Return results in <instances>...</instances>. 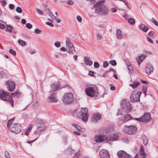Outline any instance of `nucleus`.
I'll return each instance as SVG.
<instances>
[{
	"label": "nucleus",
	"mask_w": 158,
	"mask_h": 158,
	"mask_svg": "<svg viewBox=\"0 0 158 158\" xmlns=\"http://www.w3.org/2000/svg\"><path fill=\"white\" fill-rule=\"evenodd\" d=\"M125 4L127 6V7L130 9L131 8V6L129 5V4H128V3H127V2H126V3H125Z\"/></svg>",
	"instance_id": "774afa93"
},
{
	"label": "nucleus",
	"mask_w": 158,
	"mask_h": 158,
	"mask_svg": "<svg viewBox=\"0 0 158 158\" xmlns=\"http://www.w3.org/2000/svg\"><path fill=\"white\" fill-rule=\"evenodd\" d=\"M66 44L67 47L69 49L68 52L69 53L75 52L74 47L73 45L70 42V40L69 38L66 39Z\"/></svg>",
	"instance_id": "f8f14e48"
},
{
	"label": "nucleus",
	"mask_w": 158,
	"mask_h": 158,
	"mask_svg": "<svg viewBox=\"0 0 158 158\" xmlns=\"http://www.w3.org/2000/svg\"><path fill=\"white\" fill-rule=\"evenodd\" d=\"M22 35L24 37L27 38H29V36L27 33H23Z\"/></svg>",
	"instance_id": "69168bd1"
},
{
	"label": "nucleus",
	"mask_w": 158,
	"mask_h": 158,
	"mask_svg": "<svg viewBox=\"0 0 158 158\" xmlns=\"http://www.w3.org/2000/svg\"><path fill=\"white\" fill-rule=\"evenodd\" d=\"M4 22L2 21H0V28L3 29L5 28V25L2 24V23Z\"/></svg>",
	"instance_id": "49530a36"
},
{
	"label": "nucleus",
	"mask_w": 158,
	"mask_h": 158,
	"mask_svg": "<svg viewBox=\"0 0 158 158\" xmlns=\"http://www.w3.org/2000/svg\"><path fill=\"white\" fill-rule=\"evenodd\" d=\"M146 57V56L144 55H141L139 56L138 59H137V62L139 65L143 61Z\"/></svg>",
	"instance_id": "5701e85b"
},
{
	"label": "nucleus",
	"mask_w": 158,
	"mask_h": 158,
	"mask_svg": "<svg viewBox=\"0 0 158 158\" xmlns=\"http://www.w3.org/2000/svg\"><path fill=\"white\" fill-rule=\"evenodd\" d=\"M40 122L37 125V130L34 131V134H38L39 135H40L41 132L44 131L46 129V127L42 121H40Z\"/></svg>",
	"instance_id": "1a4fd4ad"
},
{
	"label": "nucleus",
	"mask_w": 158,
	"mask_h": 158,
	"mask_svg": "<svg viewBox=\"0 0 158 158\" xmlns=\"http://www.w3.org/2000/svg\"><path fill=\"white\" fill-rule=\"evenodd\" d=\"M67 3L69 5H72L73 3V2L72 0H70L68 1Z\"/></svg>",
	"instance_id": "680f3d73"
},
{
	"label": "nucleus",
	"mask_w": 158,
	"mask_h": 158,
	"mask_svg": "<svg viewBox=\"0 0 158 158\" xmlns=\"http://www.w3.org/2000/svg\"><path fill=\"white\" fill-rule=\"evenodd\" d=\"M80 152H78L77 153H76L74 155V156L75 158H77L80 155Z\"/></svg>",
	"instance_id": "13d9d810"
},
{
	"label": "nucleus",
	"mask_w": 158,
	"mask_h": 158,
	"mask_svg": "<svg viewBox=\"0 0 158 158\" xmlns=\"http://www.w3.org/2000/svg\"><path fill=\"white\" fill-rule=\"evenodd\" d=\"M121 106L123 110L127 113L130 112L132 110L131 103L128 100H123L122 102Z\"/></svg>",
	"instance_id": "6e6552de"
},
{
	"label": "nucleus",
	"mask_w": 158,
	"mask_h": 158,
	"mask_svg": "<svg viewBox=\"0 0 158 158\" xmlns=\"http://www.w3.org/2000/svg\"><path fill=\"white\" fill-rule=\"evenodd\" d=\"M26 27L28 29H31L32 27V25L30 23H27L26 24Z\"/></svg>",
	"instance_id": "c03bdc74"
},
{
	"label": "nucleus",
	"mask_w": 158,
	"mask_h": 158,
	"mask_svg": "<svg viewBox=\"0 0 158 158\" xmlns=\"http://www.w3.org/2000/svg\"><path fill=\"white\" fill-rule=\"evenodd\" d=\"M123 131L125 133L130 135H134L137 131V127L135 125H131L129 126H125L123 127Z\"/></svg>",
	"instance_id": "39448f33"
},
{
	"label": "nucleus",
	"mask_w": 158,
	"mask_h": 158,
	"mask_svg": "<svg viewBox=\"0 0 158 158\" xmlns=\"http://www.w3.org/2000/svg\"><path fill=\"white\" fill-rule=\"evenodd\" d=\"M30 131L27 129L25 131V135H28Z\"/></svg>",
	"instance_id": "0e129e2a"
},
{
	"label": "nucleus",
	"mask_w": 158,
	"mask_h": 158,
	"mask_svg": "<svg viewBox=\"0 0 158 158\" xmlns=\"http://www.w3.org/2000/svg\"><path fill=\"white\" fill-rule=\"evenodd\" d=\"M6 77V73L3 71L0 72V79L4 78Z\"/></svg>",
	"instance_id": "473e14b6"
},
{
	"label": "nucleus",
	"mask_w": 158,
	"mask_h": 158,
	"mask_svg": "<svg viewBox=\"0 0 158 158\" xmlns=\"http://www.w3.org/2000/svg\"><path fill=\"white\" fill-rule=\"evenodd\" d=\"M9 8L11 10H13L15 8L14 5L13 4H10L9 5Z\"/></svg>",
	"instance_id": "6e6d98bb"
},
{
	"label": "nucleus",
	"mask_w": 158,
	"mask_h": 158,
	"mask_svg": "<svg viewBox=\"0 0 158 158\" xmlns=\"http://www.w3.org/2000/svg\"><path fill=\"white\" fill-rule=\"evenodd\" d=\"M116 36L117 38L119 39H121L122 38V32L120 30L118 29L117 30Z\"/></svg>",
	"instance_id": "b1692460"
},
{
	"label": "nucleus",
	"mask_w": 158,
	"mask_h": 158,
	"mask_svg": "<svg viewBox=\"0 0 158 158\" xmlns=\"http://www.w3.org/2000/svg\"><path fill=\"white\" fill-rule=\"evenodd\" d=\"M11 95L14 97H19L20 96V94L18 92H15L14 93H12L11 94Z\"/></svg>",
	"instance_id": "e433bc0d"
},
{
	"label": "nucleus",
	"mask_w": 158,
	"mask_h": 158,
	"mask_svg": "<svg viewBox=\"0 0 158 158\" xmlns=\"http://www.w3.org/2000/svg\"><path fill=\"white\" fill-rule=\"evenodd\" d=\"M95 141L97 143L105 142H107L106 139V136L102 135L99 134L95 135L94 137Z\"/></svg>",
	"instance_id": "ddd939ff"
},
{
	"label": "nucleus",
	"mask_w": 158,
	"mask_h": 158,
	"mask_svg": "<svg viewBox=\"0 0 158 158\" xmlns=\"http://www.w3.org/2000/svg\"><path fill=\"white\" fill-rule=\"evenodd\" d=\"M140 84V83L138 81L134 82L133 84H130V86H131L132 88L135 89Z\"/></svg>",
	"instance_id": "a878e982"
},
{
	"label": "nucleus",
	"mask_w": 158,
	"mask_h": 158,
	"mask_svg": "<svg viewBox=\"0 0 158 158\" xmlns=\"http://www.w3.org/2000/svg\"><path fill=\"white\" fill-rule=\"evenodd\" d=\"M154 70L152 64L149 63L145 66V71L148 75H149L152 73Z\"/></svg>",
	"instance_id": "2eb2a0df"
},
{
	"label": "nucleus",
	"mask_w": 158,
	"mask_h": 158,
	"mask_svg": "<svg viewBox=\"0 0 158 158\" xmlns=\"http://www.w3.org/2000/svg\"><path fill=\"white\" fill-rule=\"evenodd\" d=\"M142 93L141 92L137 90H135L133 91L130 97L131 101L132 102H134L139 101L140 95Z\"/></svg>",
	"instance_id": "0eeeda50"
},
{
	"label": "nucleus",
	"mask_w": 158,
	"mask_h": 158,
	"mask_svg": "<svg viewBox=\"0 0 158 158\" xmlns=\"http://www.w3.org/2000/svg\"><path fill=\"white\" fill-rule=\"evenodd\" d=\"M16 11L19 13H21L22 10L20 7H18L16 9Z\"/></svg>",
	"instance_id": "8fccbe9b"
},
{
	"label": "nucleus",
	"mask_w": 158,
	"mask_h": 158,
	"mask_svg": "<svg viewBox=\"0 0 158 158\" xmlns=\"http://www.w3.org/2000/svg\"><path fill=\"white\" fill-rule=\"evenodd\" d=\"M111 12L113 13L117 11L116 9L115 8H111Z\"/></svg>",
	"instance_id": "338daca9"
},
{
	"label": "nucleus",
	"mask_w": 158,
	"mask_h": 158,
	"mask_svg": "<svg viewBox=\"0 0 158 158\" xmlns=\"http://www.w3.org/2000/svg\"><path fill=\"white\" fill-rule=\"evenodd\" d=\"M73 125L79 131H81V127L77 125V124L75 123H73Z\"/></svg>",
	"instance_id": "72a5a7b5"
},
{
	"label": "nucleus",
	"mask_w": 158,
	"mask_h": 158,
	"mask_svg": "<svg viewBox=\"0 0 158 158\" xmlns=\"http://www.w3.org/2000/svg\"><path fill=\"white\" fill-rule=\"evenodd\" d=\"M118 135L115 134L110 135L108 136H106V139L107 142L109 141H114L118 139Z\"/></svg>",
	"instance_id": "6ab92c4d"
},
{
	"label": "nucleus",
	"mask_w": 158,
	"mask_h": 158,
	"mask_svg": "<svg viewBox=\"0 0 158 158\" xmlns=\"http://www.w3.org/2000/svg\"><path fill=\"white\" fill-rule=\"evenodd\" d=\"M21 127L19 124L15 123L12 125L10 129L11 132L17 134L19 133L21 131Z\"/></svg>",
	"instance_id": "9b49d317"
},
{
	"label": "nucleus",
	"mask_w": 158,
	"mask_h": 158,
	"mask_svg": "<svg viewBox=\"0 0 158 158\" xmlns=\"http://www.w3.org/2000/svg\"><path fill=\"white\" fill-rule=\"evenodd\" d=\"M94 67L95 68H98L99 67V64L97 62H94Z\"/></svg>",
	"instance_id": "58836bf2"
},
{
	"label": "nucleus",
	"mask_w": 158,
	"mask_h": 158,
	"mask_svg": "<svg viewBox=\"0 0 158 158\" xmlns=\"http://www.w3.org/2000/svg\"><path fill=\"white\" fill-rule=\"evenodd\" d=\"M136 120L142 122H149L151 119L150 114L148 113H146L142 117L139 118H135Z\"/></svg>",
	"instance_id": "9d476101"
},
{
	"label": "nucleus",
	"mask_w": 158,
	"mask_h": 158,
	"mask_svg": "<svg viewBox=\"0 0 158 158\" xmlns=\"http://www.w3.org/2000/svg\"><path fill=\"white\" fill-rule=\"evenodd\" d=\"M99 155L101 158H110L109 153L105 149L101 150L99 152Z\"/></svg>",
	"instance_id": "a211bd4d"
},
{
	"label": "nucleus",
	"mask_w": 158,
	"mask_h": 158,
	"mask_svg": "<svg viewBox=\"0 0 158 158\" xmlns=\"http://www.w3.org/2000/svg\"><path fill=\"white\" fill-rule=\"evenodd\" d=\"M77 20L79 22H81L82 21V18L79 16H78L77 17Z\"/></svg>",
	"instance_id": "603ef678"
},
{
	"label": "nucleus",
	"mask_w": 158,
	"mask_h": 158,
	"mask_svg": "<svg viewBox=\"0 0 158 158\" xmlns=\"http://www.w3.org/2000/svg\"><path fill=\"white\" fill-rule=\"evenodd\" d=\"M147 41L148 42L151 43L152 44H153V42L152 39H150L149 37H147Z\"/></svg>",
	"instance_id": "4d7b16f0"
},
{
	"label": "nucleus",
	"mask_w": 158,
	"mask_h": 158,
	"mask_svg": "<svg viewBox=\"0 0 158 158\" xmlns=\"http://www.w3.org/2000/svg\"><path fill=\"white\" fill-rule=\"evenodd\" d=\"M109 64L108 62L107 61H106L104 62L103 66L104 68H106L108 66Z\"/></svg>",
	"instance_id": "ea45409f"
},
{
	"label": "nucleus",
	"mask_w": 158,
	"mask_h": 158,
	"mask_svg": "<svg viewBox=\"0 0 158 158\" xmlns=\"http://www.w3.org/2000/svg\"><path fill=\"white\" fill-rule=\"evenodd\" d=\"M18 43L19 44L21 45V46H24L26 45V42L21 40H18Z\"/></svg>",
	"instance_id": "c85d7f7f"
},
{
	"label": "nucleus",
	"mask_w": 158,
	"mask_h": 158,
	"mask_svg": "<svg viewBox=\"0 0 158 158\" xmlns=\"http://www.w3.org/2000/svg\"><path fill=\"white\" fill-rule=\"evenodd\" d=\"M151 20L152 22L156 26H158V23L155 20V19L152 18Z\"/></svg>",
	"instance_id": "79ce46f5"
},
{
	"label": "nucleus",
	"mask_w": 158,
	"mask_h": 158,
	"mask_svg": "<svg viewBox=\"0 0 158 158\" xmlns=\"http://www.w3.org/2000/svg\"><path fill=\"white\" fill-rule=\"evenodd\" d=\"M51 89L50 91L52 92H55L57 91L59 88V86L58 84L52 83L51 85Z\"/></svg>",
	"instance_id": "412c9836"
},
{
	"label": "nucleus",
	"mask_w": 158,
	"mask_h": 158,
	"mask_svg": "<svg viewBox=\"0 0 158 158\" xmlns=\"http://www.w3.org/2000/svg\"><path fill=\"white\" fill-rule=\"evenodd\" d=\"M132 119V117L130 115L128 114H127L124 118V120L125 121H127L129 120H130L131 119Z\"/></svg>",
	"instance_id": "bb28decb"
},
{
	"label": "nucleus",
	"mask_w": 158,
	"mask_h": 158,
	"mask_svg": "<svg viewBox=\"0 0 158 158\" xmlns=\"http://www.w3.org/2000/svg\"><path fill=\"white\" fill-rule=\"evenodd\" d=\"M46 24H47L48 25H49V26H50V27H53L54 26L53 24L52 23H51V22H47L46 23Z\"/></svg>",
	"instance_id": "052dcab7"
},
{
	"label": "nucleus",
	"mask_w": 158,
	"mask_h": 158,
	"mask_svg": "<svg viewBox=\"0 0 158 158\" xmlns=\"http://www.w3.org/2000/svg\"><path fill=\"white\" fill-rule=\"evenodd\" d=\"M12 29V27L11 25H7V30L9 31H10Z\"/></svg>",
	"instance_id": "09e8293b"
},
{
	"label": "nucleus",
	"mask_w": 158,
	"mask_h": 158,
	"mask_svg": "<svg viewBox=\"0 0 158 158\" xmlns=\"http://www.w3.org/2000/svg\"><path fill=\"white\" fill-rule=\"evenodd\" d=\"M57 95L56 93H53L48 98V101L50 103L56 102L58 101Z\"/></svg>",
	"instance_id": "4468645a"
},
{
	"label": "nucleus",
	"mask_w": 158,
	"mask_h": 158,
	"mask_svg": "<svg viewBox=\"0 0 158 158\" xmlns=\"http://www.w3.org/2000/svg\"><path fill=\"white\" fill-rule=\"evenodd\" d=\"M149 29V27L148 26H144L142 27V30L144 32H147Z\"/></svg>",
	"instance_id": "c9c22d12"
},
{
	"label": "nucleus",
	"mask_w": 158,
	"mask_h": 158,
	"mask_svg": "<svg viewBox=\"0 0 158 158\" xmlns=\"http://www.w3.org/2000/svg\"><path fill=\"white\" fill-rule=\"evenodd\" d=\"M94 7L95 8V13L99 15L106 16L109 14V10L105 5L104 0L97 2Z\"/></svg>",
	"instance_id": "f257e3e1"
},
{
	"label": "nucleus",
	"mask_w": 158,
	"mask_h": 158,
	"mask_svg": "<svg viewBox=\"0 0 158 158\" xmlns=\"http://www.w3.org/2000/svg\"><path fill=\"white\" fill-rule=\"evenodd\" d=\"M139 154L140 156H143V157H145V156H147V154L144 152L143 147V146H141Z\"/></svg>",
	"instance_id": "393cba45"
},
{
	"label": "nucleus",
	"mask_w": 158,
	"mask_h": 158,
	"mask_svg": "<svg viewBox=\"0 0 158 158\" xmlns=\"http://www.w3.org/2000/svg\"><path fill=\"white\" fill-rule=\"evenodd\" d=\"M113 66H116L117 64L116 61L115 60H111L109 62Z\"/></svg>",
	"instance_id": "f704fd0d"
},
{
	"label": "nucleus",
	"mask_w": 158,
	"mask_h": 158,
	"mask_svg": "<svg viewBox=\"0 0 158 158\" xmlns=\"http://www.w3.org/2000/svg\"><path fill=\"white\" fill-rule=\"evenodd\" d=\"M55 46L57 48H59L61 46L60 43L59 42H56L54 44Z\"/></svg>",
	"instance_id": "a18cd8bd"
},
{
	"label": "nucleus",
	"mask_w": 158,
	"mask_h": 158,
	"mask_svg": "<svg viewBox=\"0 0 158 158\" xmlns=\"http://www.w3.org/2000/svg\"><path fill=\"white\" fill-rule=\"evenodd\" d=\"M84 61L85 64L91 66L93 64V62L91 60H89V58L88 56H85L84 57Z\"/></svg>",
	"instance_id": "4be33fe9"
},
{
	"label": "nucleus",
	"mask_w": 158,
	"mask_h": 158,
	"mask_svg": "<svg viewBox=\"0 0 158 158\" xmlns=\"http://www.w3.org/2000/svg\"><path fill=\"white\" fill-rule=\"evenodd\" d=\"M143 144L144 145H146L148 142V140L147 138V137L146 136H144L143 138Z\"/></svg>",
	"instance_id": "c756f323"
},
{
	"label": "nucleus",
	"mask_w": 158,
	"mask_h": 158,
	"mask_svg": "<svg viewBox=\"0 0 158 158\" xmlns=\"http://www.w3.org/2000/svg\"><path fill=\"white\" fill-rule=\"evenodd\" d=\"M36 10L38 12V13L40 15H43L44 13L43 11L38 9H36Z\"/></svg>",
	"instance_id": "37998d69"
},
{
	"label": "nucleus",
	"mask_w": 158,
	"mask_h": 158,
	"mask_svg": "<svg viewBox=\"0 0 158 158\" xmlns=\"http://www.w3.org/2000/svg\"><path fill=\"white\" fill-rule=\"evenodd\" d=\"M40 32L41 31L38 29H36L35 31V32L37 34H39Z\"/></svg>",
	"instance_id": "e2e57ef3"
},
{
	"label": "nucleus",
	"mask_w": 158,
	"mask_h": 158,
	"mask_svg": "<svg viewBox=\"0 0 158 158\" xmlns=\"http://www.w3.org/2000/svg\"><path fill=\"white\" fill-rule=\"evenodd\" d=\"M97 37L99 40H101L102 38V35L99 33H97Z\"/></svg>",
	"instance_id": "5fc2aeb1"
},
{
	"label": "nucleus",
	"mask_w": 158,
	"mask_h": 158,
	"mask_svg": "<svg viewBox=\"0 0 158 158\" xmlns=\"http://www.w3.org/2000/svg\"><path fill=\"white\" fill-rule=\"evenodd\" d=\"M101 117L102 116L100 114L96 113L93 116L91 119L93 123H96L101 119Z\"/></svg>",
	"instance_id": "aec40b11"
},
{
	"label": "nucleus",
	"mask_w": 158,
	"mask_h": 158,
	"mask_svg": "<svg viewBox=\"0 0 158 158\" xmlns=\"http://www.w3.org/2000/svg\"><path fill=\"white\" fill-rule=\"evenodd\" d=\"M49 15L52 19H56V17H55V16L53 14V13L51 12H50Z\"/></svg>",
	"instance_id": "3c124183"
},
{
	"label": "nucleus",
	"mask_w": 158,
	"mask_h": 158,
	"mask_svg": "<svg viewBox=\"0 0 158 158\" xmlns=\"http://www.w3.org/2000/svg\"><path fill=\"white\" fill-rule=\"evenodd\" d=\"M88 111L87 108H82L77 113V116L78 118L82 119L83 121L86 122L88 120L89 117L88 114Z\"/></svg>",
	"instance_id": "20e7f679"
},
{
	"label": "nucleus",
	"mask_w": 158,
	"mask_h": 158,
	"mask_svg": "<svg viewBox=\"0 0 158 158\" xmlns=\"http://www.w3.org/2000/svg\"><path fill=\"white\" fill-rule=\"evenodd\" d=\"M98 88L95 85L87 87L85 89L86 95L90 97H94L98 94Z\"/></svg>",
	"instance_id": "f03ea898"
},
{
	"label": "nucleus",
	"mask_w": 158,
	"mask_h": 158,
	"mask_svg": "<svg viewBox=\"0 0 158 158\" xmlns=\"http://www.w3.org/2000/svg\"><path fill=\"white\" fill-rule=\"evenodd\" d=\"M117 155L119 158H130V155L123 150L118 152Z\"/></svg>",
	"instance_id": "f3484780"
},
{
	"label": "nucleus",
	"mask_w": 158,
	"mask_h": 158,
	"mask_svg": "<svg viewBox=\"0 0 158 158\" xmlns=\"http://www.w3.org/2000/svg\"><path fill=\"white\" fill-rule=\"evenodd\" d=\"M9 52L14 56L16 55V53L12 49H10L9 50Z\"/></svg>",
	"instance_id": "a19ab883"
},
{
	"label": "nucleus",
	"mask_w": 158,
	"mask_h": 158,
	"mask_svg": "<svg viewBox=\"0 0 158 158\" xmlns=\"http://www.w3.org/2000/svg\"><path fill=\"white\" fill-rule=\"evenodd\" d=\"M74 100L73 95L71 92H68L64 94L62 97V100L65 104H70Z\"/></svg>",
	"instance_id": "7ed1b4c3"
},
{
	"label": "nucleus",
	"mask_w": 158,
	"mask_h": 158,
	"mask_svg": "<svg viewBox=\"0 0 158 158\" xmlns=\"http://www.w3.org/2000/svg\"><path fill=\"white\" fill-rule=\"evenodd\" d=\"M127 68L128 70L131 73H132L133 71V68L132 66L130 64H127Z\"/></svg>",
	"instance_id": "7c9ffc66"
},
{
	"label": "nucleus",
	"mask_w": 158,
	"mask_h": 158,
	"mask_svg": "<svg viewBox=\"0 0 158 158\" xmlns=\"http://www.w3.org/2000/svg\"><path fill=\"white\" fill-rule=\"evenodd\" d=\"M5 156L6 158H10V154L7 151H5Z\"/></svg>",
	"instance_id": "4c0bfd02"
},
{
	"label": "nucleus",
	"mask_w": 158,
	"mask_h": 158,
	"mask_svg": "<svg viewBox=\"0 0 158 158\" xmlns=\"http://www.w3.org/2000/svg\"><path fill=\"white\" fill-rule=\"evenodd\" d=\"M88 75L92 77H94V73L93 71H89V72Z\"/></svg>",
	"instance_id": "864d4df0"
},
{
	"label": "nucleus",
	"mask_w": 158,
	"mask_h": 158,
	"mask_svg": "<svg viewBox=\"0 0 158 158\" xmlns=\"http://www.w3.org/2000/svg\"><path fill=\"white\" fill-rule=\"evenodd\" d=\"M147 91V88L146 87H143V92L144 94L145 97H146L147 94H146V92Z\"/></svg>",
	"instance_id": "de8ad7c7"
},
{
	"label": "nucleus",
	"mask_w": 158,
	"mask_h": 158,
	"mask_svg": "<svg viewBox=\"0 0 158 158\" xmlns=\"http://www.w3.org/2000/svg\"><path fill=\"white\" fill-rule=\"evenodd\" d=\"M0 98L2 100L9 102L12 106H13L14 101L12 100V97L3 90H0Z\"/></svg>",
	"instance_id": "423d86ee"
},
{
	"label": "nucleus",
	"mask_w": 158,
	"mask_h": 158,
	"mask_svg": "<svg viewBox=\"0 0 158 158\" xmlns=\"http://www.w3.org/2000/svg\"><path fill=\"white\" fill-rule=\"evenodd\" d=\"M7 88L10 91L12 92L15 89V84L13 82L10 81L6 82Z\"/></svg>",
	"instance_id": "dca6fc26"
},
{
	"label": "nucleus",
	"mask_w": 158,
	"mask_h": 158,
	"mask_svg": "<svg viewBox=\"0 0 158 158\" xmlns=\"http://www.w3.org/2000/svg\"><path fill=\"white\" fill-rule=\"evenodd\" d=\"M128 22L131 25H134L135 23V20L133 18L129 19L128 21Z\"/></svg>",
	"instance_id": "2f4dec72"
},
{
	"label": "nucleus",
	"mask_w": 158,
	"mask_h": 158,
	"mask_svg": "<svg viewBox=\"0 0 158 158\" xmlns=\"http://www.w3.org/2000/svg\"><path fill=\"white\" fill-rule=\"evenodd\" d=\"M15 117L9 120L8 121L7 123V127L10 129V125L12 124L13 121L15 119Z\"/></svg>",
	"instance_id": "cd10ccee"
},
{
	"label": "nucleus",
	"mask_w": 158,
	"mask_h": 158,
	"mask_svg": "<svg viewBox=\"0 0 158 158\" xmlns=\"http://www.w3.org/2000/svg\"><path fill=\"white\" fill-rule=\"evenodd\" d=\"M154 32L152 31H150L148 33V35L150 36H152L153 35Z\"/></svg>",
	"instance_id": "bf43d9fd"
}]
</instances>
